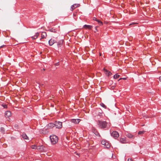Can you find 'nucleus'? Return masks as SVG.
<instances>
[{"label": "nucleus", "mask_w": 161, "mask_h": 161, "mask_svg": "<svg viewBox=\"0 0 161 161\" xmlns=\"http://www.w3.org/2000/svg\"><path fill=\"white\" fill-rule=\"evenodd\" d=\"M96 21L98 22V24L100 25H103V23L99 19H97Z\"/></svg>", "instance_id": "obj_21"}, {"label": "nucleus", "mask_w": 161, "mask_h": 161, "mask_svg": "<svg viewBox=\"0 0 161 161\" xmlns=\"http://www.w3.org/2000/svg\"><path fill=\"white\" fill-rule=\"evenodd\" d=\"M80 5L79 4H74L71 6V11H73L75 8L80 6Z\"/></svg>", "instance_id": "obj_8"}, {"label": "nucleus", "mask_w": 161, "mask_h": 161, "mask_svg": "<svg viewBox=\"0 0 161 161\" xmlns=\"http://www.w3.org/2000/svg\"><path fill=\"white\" fill-rule=\"evenodd\" d=\"M48 31L53 32H56V30L54 28L50 29Z\"/></svg>", "instance_id": "obj_20"}, {"label": "nucleus", "mask_w": 161, "mask_h": 161, "mask_svg": "<svg viewBox=\"0 0 161 161\" xmlns=\"http://www.w3.org/2000/svg\"><path fill=\"white\" fill-rule=\"evenodd\" d=\"M56 65H58V63H57L55 64Z\"/></svg>", "instance_id": "obj_34"}, {"label": "nucleus", "mask_w": 161, "mask_h": 161, "mask_svg": "<svg viewBox=\"0 0 161 161\" xmlns=\"http://www.w3.org/2000/svg\"><path fill=\"white\" fill-rule=\"evenodd\" d=\"M11 115V113L10 111H7L5 113V115L6 117H10Z\"/></svg>", "instance_id": "obj_12"}, {"label": "nucleus", "mask_w": 161, "mask_h": 161, "mask_svg": "<svg viewBox=\"0 0 161 161\" xmlns=\"http://www.w3.org/2000/svg\"><path fill=\"white\" fill-rule=\"evenodd\" d=\"M159 78L160 81L161 82V76L159 77Z\"/></svg>", "instance_id": "obj_33"}, {"label": "nucleus", "mask_w": 161, "mask_h": 161, "mask_svg": "<svg viewBox=\"0 0 161 161\" xmlns=\"http://www.w3.org/2000/svg\"><path fill=\"white\" fill-rule=\"evenodd\" d=\"M76 154L77 155H78V153H76Z\"/></svg>", "instance_id": "obj_35"}, {"label": "nucleus", "mask_w": 161, "mask_h": 161, "mask_svg": "<svg viewBox=\"0 0 161 161\" xmlns=\"http://www.w3.org/2000/svg\"><path fill=\"white\" fill-rule=\"evenodd\" d=\"M59 45V44H58V46Z\"/></svg>", "instance_id": "obj_37"}, {"label": "nucleus", "mask_w": 161, "mask_h": 161, "mask_svg": "<svg viewBox=\"0 0 161 161\" xmlns=\"http://www.w3.org/2000/svg\"><path fill=\"white\" fill-rule=\"evenodd\" d=\"M104 70L106 71L107 72V75L109 76H111L112 74V73L110 72V71H108L107 70V69H104Z\"/></svg>", "instance_id": "obj_17"}, {"label": "nucleus", "mask_w": 161, "mask_h": 161, "mask_svg": "<svg viewBox=\"0 0 161 161\" xmlns=\"http://www.w3.org/2000/svg\"><path fill=\"white\" fill-rule=\"evenodd\" d=\"M39 33L36 32L35 34V35H34V36H32L31 37V38L33 40H34L37 39L38 38V36H39Z\"/></svg>", "instance_id": "obj_9"}, {"label": "nucleus", "mask_w": 161, "mask_h": 161, "mask_svg": "<svg viewBox=\"0 0 161 161\" xmlns=\"http://www.w3.org/2000/svg\"><path fill=\"white\" fill-rule=\"evenodd\" d=\"M97 124L99 127L101 128H105L107 127L108 123L105 121L98 120Z\"/></svg>", "instance_id": "obj_1"}, {"label": "nucleus", "mask_w": 161, "mask_h": 161, "mask_svg": "<svg viewBox=\"0 0 161 161\" xmlns=\"http://www.w3.org/2000/svg\"><path fill=\"white\" fill-rule=\"evenodd\" d=\"M42 147V146H37L36 145H34L31 146V148L32 149H39Z\"/></svg>", "instance_id": "obj_7"}, {"label": "nucleus", "mask_w": 161, "mask_h": 161, "mask_svg": "<svg viewBox=\"0 0 161 161\" xmlns=\"http://www.w3.org/2000/svg\"><path fill=\"white\" fill-rule=\"evenodd\" d=\"M97 26H96L95 27V30L94 31L95 32H96L97 31Z\"/></svg>", "instance_id": "obj_27"}, {"label": "nucleus", "mask_w": 161, "mask_h": 161, "mask_svg": "<svg viewBox=\"0 0 161 161\" xmlns=\"http://www.w3.org/2000/svg\"><path fill=\"white\" fill-rule=\"evenodd\" d=\"M80 120V119H70V121L75 124H77L79 123Z\"/></svg>", "instance_id": "obj_6"}, {"label": "nucleus", "mask_w": 161, "mask_h": 161, "mask_svg": "<svg viewBox=\"0 0 161 161\" xmlns=\"http://www.w3.org/2000/svg\"><path fill=\"white\" fill-rule=\"evenodd\" d=\"M1 130L3 132L4 131V128L3 127H1L0 128Z\"/></svg>", "instance_id": "obj_25"}, {"label": "nucleus", "mask_w": 161, "mask_h": 161, "mask_svg": "<svg viewBox=\"0 0 161 161\" xmlns=\"http://www.w3.org/2000/svg\"><path fill=\"white\" fill-rule=\"evenodd\" d=\"M145 131H139L138 133V134L139 135H141L143 134Z\"/></svg>", "instance_id": "obj_23"}, {"label": "nucleus", "mask_w": 161, "mask_h": 161, "mask_svg": "<svg viewBox=\"0 0 161 161\" xmlns=\"http://www.w3.org/2000/svg\"><path fill=\"white\" fill-rule=\"evenodd\" d=\"M137 24L136 23H130L129 25H134V24Z\"/></svg>", "instance_id": "obj_29"}, {"label": "nucleus", "mask_w": 161, "mask_h": 161, "mask_svg": "<svg viewBox=\"0 0 161 161\" xmlns=\"http://www.w3.org/2000/svg\"><path fill=\"white\" fill-rule=\"evenodd\" d=\"M93 132L95 134L96 136H100L99 134V133L98 132H97V131L96 130H95V129L94 130H93Z\"/></svg>", "instance_id": "obj_19"}, {"label": "nucleus", "mask_w": 161, "mask_h": 161, "mask_svg": "<svg viewBox=\"0 0 161 161\" xmlns=\"http://www.w3.org/2000/svg\"><path fill=\"white\" fill-rule=\"evenodd\" d=\"M127 161H133V160L131 158H128L127 160Z\"/></svg>", "instance_id": "obj_28"}, {"label": "nucleus", "mask_w": 161, "mask_h": 161, "mask_svg": "<svg viewBox=\"0 0 161 161\" xmlns=\"http://www.w3.org/2000/svg\"><path fill=\"white\" fill-rule=\"evenodd\" d=\"M111 136L116 139L119 136V135L117 131H114L111 134Z\"/></svg>", "instance_id": "obj_5"}, {"label": "nucleus", "mask_w": 161, "mask_h": 161, "mask_svg": "<svg viewBox=\"0 0 161 161\" xmlns=\"http://www.w3.org/2000/svg\"><path fill=\"white\" fill-rule=\"evenodd\" d=\"M6 46V45H3L2 46H1L0 47V48H2L3 47H4V46Z\"/></svg>", "instance_id": "obj_30"}, {"label": "nucleus", "mask_w": 161, "mask_h": 161, "mask_svg": "<svg viewBox=\"0 0 161 161\" xmlns=\"http://www.w3.org/2000/svg\"><path fill=\"white\" fill-rule=\"evenodd\" d=\"M56 42V41L53 39H51L48 42L50 46H52L54 43Z\"/></svg>", "instance_id": "obj_11"}, {"label": "nucleus", "mask_w": 161, "mask_h": 161, "mask_svg": "<svg viewBox=\"0 0 161 161\" xmlns=\"http://www.w3.org/2000/svg\"><path fill=\"white\" fill-rule=\"evenodd\" d=\"M76 16V14H75V13H74L73 14V17H75Z\"/></svg>", "instance_id": "obj_31"}, {"label": "nucleus", "mask_w": 161, "mask_h": 161, "mask_svg": "<svg viewBox=\"0 0 161 161\" xmlns=\"http://www.w3.org/2000/svg\"><path fill=\"white\" fill-rule=\"evenodd\" d=\"M126 135L129 138H132L134 136L133 135L130 133H128Z\"/></svg>", "instance_id": "obj_18"}, {"label": "nucleus", "mask_w": 161, "mask_h": 161, "mask_svg": "<svg viewBox=\"0 0 161 161\" xmlns=\"http://www.w3.org/2000/svg\"><path fill=\"white\" fill-rule=\"evenodd\" d=\"M119 75H118L117 74H116L114 76V78L115 79H117L119 78Z\"/></svg>", "instance_id": "obj_22"}, {"label": "nucleus", "mask_w": 161, "mask_h": 161, "mask_svg": "<svg viewBox=\"0 0 161 161\" xmlns=\"http://www.w3.org/2000/svg\"><path fill=\"white\" fill-rule=\"evenodd\" d=\"M22 137L24 139L29 140L28 137L25 133H23L22 135Z\"/></svg>", "instance_id": "obj_15"}, {"label": "nucleus", "mask_w": 161, "mask_h": 161, "mask_svg": "<svg viewBox=\"0 0 161 161\" xmlns=\"http://www.w3.org/2000/svg\"><path fill=\"white\" fill-rule=\"evenodd\" d=\"M97 19L95 17H94L93 18V20L96 21H97Z\"/></svg>", "instance_id": "obj_26"}, {"label": "nucleus", "mask_w": 161, "mask_h": 161, "mask_svg": "<svg viewBox=\"0 0 161 161\" xmlns=\"http://www.w3.org/2000/svg\"><path fill=\"white\" fill-rule=\"evenodd\" d=\"M92 27L93 26L92 25H84L83 26V28L86 29H88L89 30H91Z\"/></svg>", "instance_id": "obj_10"}, {"label": "nucleus", "mask_w": 161, "mask_h": 161, "mask_svg": "<svg viewBox=\"0 0 161 161\" xmlns=\"http://www.w3.org/2000/svg\"><path fill=\"white\" fill-rule=\"evenodd\" d=\"M101 144L104 145L105 148H109L110 147V144L106 140H103L101 141Z\"/></svg>", "instance_id": "obj_3"}, {"label": "nucleus", "mask_w": 161, "mask_h": 161, "mask_svg": "<svg viewBox=\"0 0 161 161\" xmlns=\"http://www.w3.org/2000/svg\"><path fill=\"white\" fill-rule=\"evenodd\" d=\"M125 79V78H123V79Z\"/></svg>", "instance_id": "obj_36"}, {"label": "nucleus", "mask_w": 161, "mask_h": 161, "mask_svg": "<svg viewBox=\"0 0 161 161\" xmlns=\"http://www.w3.org/2000/svg\"><path fill=\"white\" fill-rule=\"evenodd\" d=\"M55 126L56 128L58 129H60L62 127V123L60 121H56L55 122Z\"/></svg>", "instance_id": "obj_4"}, {"label": "nucleus", "mask_w": 161, "mask_h": 161, "mask_svg": "<svg viewBox=\"0 0 161 161\" xmlns=\"http://www.w3.org/2000/svg\"><path fill=\"white\" fill-rule=\"evenodd\" d=\"M3 106L4 107V108H7V106L5 105H3Z\"/></svg>", "instance_id": "obj_32"}, {"label": "nucleus", "mask_w": 161, "mask_h": 161, "mask_svg": "<svg viewBox=\"0 0 161 161\" xmlns=\"http://www.w3.org/2000/svg\"><path fill=\"white\" fill-rule=\"evenodd\" d=\"M100 105H101V106H102L103 108H106V106L103 103H101L100 104Z\"/></svg>", "instance_id": "obj_24"}, {"label": "nucleus", "mask_w": 161, "mask_h": 161, "mask_svg": "<svg viewBox=\"0 0 161 161\" xmlns=\"http://www.w3.org/2000/svg\"><path fill=\"white\" fill-rule=\"evenodd\" d=\"M120 142L121 143L124 144L126 143L127 141L126 140V138H122L120 139Z\"/></svg>", "instance_id": "obj_13"}, {"label": "nucleus", "mask_w": 161, "mask_h": 161, "mask_svg": "<svg viewBox=\"0 0 161 161\" xmlns=\"http://www.w3.org/2000/svg\"><path fill=\"white\" fill-rule=\"evenodd\" d=\"M47 36V33L45 32H42L41 34V38L40 39V40H41L42 39L45 38Z\"/></svg>", "instance_id": "obj_14"}, {"label": "nucleus", "mask_w": 161, "mask_h": 161, "mask_svg": "<svg viewBox=\"0 0 161 161\" xmlns=\"http://www.w3.org/2000/svg\"><path fill=\"white\" fill-rule=\"evenodd\" d=\"M55 126V123H50L48 125V127L50 128H52Z\"/></svg>", "instance_id": "obj_16"}, {"label": "nucleus", "mask_w": 161, "mask_h": 161, "mask_svg": "<svg viewBox=\"0 0 161 161\" xmlns=\"http://www.w3.org/2000/svg\"><path fill=\"white\" fill-rule=\"evenodd\" d=\"M50 138L51 143L53 144H55L58 142V137L55 135L51 136H50Z\"/></svg>", "instance_id": "obj_2"}]
</instances>
